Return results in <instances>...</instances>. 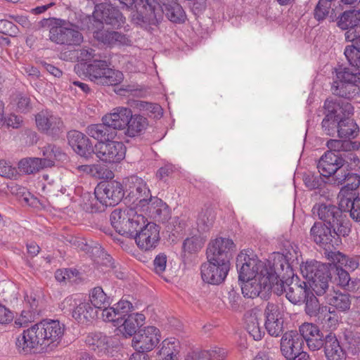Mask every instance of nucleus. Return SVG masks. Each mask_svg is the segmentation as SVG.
Segmentation results:
<instances>
[{"label": "nucleus", "instance_id": "9", "mask_svg": "<svg viewBox=\"0 0 360 360\" xmlns=\"http://www.w3.org/2000/svg\"><path fill=\"white\" fill-rule=\"evenodd\" d=\"M336 79L331 85L333 95L347 100L360 93V72H354L349 67L340 66L335 69Z\"/></svg>", "mask_w": 360, "mask_h": 360}, {"label": "nucleus", "instance_id": "44", "mask_svg": "<svg viewBox=\"0 0 360 360\" xmlns=\"http://www.w3.org/2000/svg\"><path fill=\"white\" fill-rule=\"evenodd\" d=\"M316 320L319 323L328 328L335 327L338 323L337 315L335 311H330V307L327 306L321 308V312Z\"/></svg>", "mask_w": 360, "mask_h": 360}, {"label": "nucleus", "instance_id": "2", "mask_svg": "<svg viewBox=\"0 0 360 360\" xmlns=\"http://www.w3.org/2000/svg\"><path fill=\"white\" fill-rule=\"evenodd\" d=\"M110 220L119 234L134 238L138 247L143 250L154 249L159 243V226L153 222H148L135 208L116 209L111 212Z\"/></svg>", "mask_w": 360, "mask_h": 360}, {"label": "nucleus", "instance_id": "1", "mask_svg": "<svg viewBox=\"0 0 360 360\" xmlns=\"http://www.w3.org/2000/svg\"><path fill=\"white\" fill-rule=\"evenodd\" d=\"M236 267L245 297H264L272 283L278 281V273L271 269V262L259 260L252 251L240 252L236 257Z\"/></svg>", "mask_w": 360, "mask_h": 360}, {"label": "nucleus", "instance_id": "37", "mask_svg": "<svg viewBox=\"0 0 360 360\" xmlns=\"http://www.w3.org/2000/svg\"><path fill=\"white\" fill-rule=\"evenodd\" d=\"M327 259L330 261L333 264L347 271H354L359 266L358 260L353 257H349L347 255L340 252V251H330L327 253Z\"/></svg>", "mask_w": 360, "mask_h": 360}, {"label": "nucleus", "instance_id": "64", "mask_svg": "<svg viewBox=\"0 0 360 360\" xmlns=\"http://www.w3.org/2000/svg\"><path fill=\"white\" fill-rule=\"evenodd\" d=\"M207 351L205 360H225L226 351L221 347H214Z\"/></svg>", "mask_w": 360, "mask_h": 360}, {"label": "nucleus", "instance_id": "21", "mask_svg": "<svg viewBox=\"0 0 360 360\" xmlns=\"http://www.w3.org/2000/svg\"><path fill=\"white\" fill-rule=\"evenodd\" d=\"M67 139L69 146L79 156L89 160L94 155V147L90 139L83 133L77 130H71L68 132Z\"/></svg>", "mask_w": 360, "mask_h": 360}, {"label": "nucleus", "instance_id": "26", "mask_svg": "<svg viewBox=\"0 0 360 360\" xmlns=\"http://www.w3.org/2000/svg\"><path fill=\"white\" fill-rule=\"evenodd\" d=\"M131 115V110L125 107H117L112 110V112L105 115L104 120L109 124L112 131L125 130L127 125V120Z\"/></svg>", "mask_w": 360, "mask_h": 360}, {"label": "nucleus", "instance_id": "20", "mask_svg": "<svg viewBox=\"0 0 360 360\" xmlns=\"http://www.w3.org/2000/svg\"><path fill=\"white\" fill-rule=\"evenodd\" d=\"M230 264L207 260L201 265V277L203 281L212 285H219L226 278Z\"/></svg>", "mask_w": 360, "mask_h": 360}, {"label": "nucleus", "instance_id": "62", "mask_svg": "<svg viewBox=\"0 0 360 360\" xmlns=\"http://www.w3.org/2000/svg\"><path fill=\"white\" fill-rule=\"evenodd\" d=\"M18 169L4 160H0V176L8 179H16Z\"/></svg>", "mask_w": 360, "mask_h": 360}, {"label": "nucleus", "instance_id": "16", "mask_svg": "<svg viewBox=\"0 0 360 360\" xmlns=\"http://www.w3.org/2000/svg\"><path fill=\"white\" fill-rule=\"evenodd\" d=\"M126 147L122 142L112 140L98 142L94 154L101 161L108 163L120 162L125 157Z\"/></svg>", "mask_w": 360, "mask_h": 360}, {"label": "nucleus", "instance_id": "45", "mask_svg": "<svg viewBox=\"0 0 360 360\" xmlns=\"http://www.w3.org/2000/svg\"><path fill=\"white\" fill-rule=\"evenodd\" d=\"M350 68L354 72H360V49H356L353 46H346L344 50Z\"/></svg>", "mask_w": 360, "mask_h": 360}, {"label": "nucleus", "instance_id": "28", "mask_svg": "<svg viewBox=\"0 0 360 360\" xmlns=\"http://www.w3.org/2000/svg\"><path fill=\"white\" fill-rule=\"evenodd\" d=\"M149 216L160 222H165L170 217L169 206L162 200L157 197L150 198L146 204Z\"/></svg>", "mask_w": 360, "mask_h": 360}, {"label": "nucleus", "instance_id": "11", "mask_svg": "<svg viewBox=\"0 0 360 360\" xmlns=\"http://www.w3.org/2000/svg\"><path fill=\"white\" fill-rule=\"evenodd\" d=\"M54 25L49 30L51 41L67 46H79L83 41V36L78 26L62 19H54Z\"/></svg>", "mask_w": 360, "mask_h": 360}, {"label": "nucleus", "instance_id": "34", "mask_svg": "<svg viewBox=\"0 0 360 360\" xmlns=\"http://www.w3.org/2000/svg\"><path fill=\"white\" fill-rule=\"evenodd\" d=\"M162 6L164 11V15L169 20L174 23H183L186 18V13L181 6L172 0H167L162 2Z\"/></svg>", "mask_w": 360, "mask_h": 360}, {"label": "nucleus", "instance_id": "25", "mask_svg": "<svg viewBox=\"0 0 360 360\" xmlns=\"http://www.w3.org/2000/svg\"><path fill=\"white\" fill-rule=\"evenodd\" d=\"M302 338L297 330H289L283 334L280 341V349L285 359L301 353L303 347Z\"/></svg>", "mask_w": 360, "mask_h": 360}, {"label": "nucleus", "instance_id": "39", "mask_svg": "<svg viewBox=\"0 0 360 360\" xmlns=\"http://www.w3.org/2000/svg\"><path fill=\"white\" fill-rule=\"evenodd\" d=\"M42 153L44 158L41 160L46 168L54 166L55 161L63 160L66 156L61 148L54 144H48L44 146L42 148Z\"/></svg>", "mask_w": 360, "mask_h": 360}, {"label": "nucleus", "instance_id": "29", "mask_svg": "<svg viewBox=\"0 0 360 360\" xmlns=\"http://www.w3.org/2000/svg\"><path fill=\"white\" fill-rule=\"evenodd\" d=\"M110 337L103 335L101 333H90L86 338V343L89 347L97 352L98 355H108L110 353Z\"/></svg>", "mask_w": 360, "mask_h": 360}, {"label": "nucleus", "instance_id": "36", "mask_svg": "<svg viewBox=\"0 0 360 360\" xmlns=\"http://www.w3.org/2000/svg\"><path fill=\"white\" fill-rule=\"evenodd\" d=\"M145 316L142 314H130L124 318L122 322L118 326L123 328V335L125 337L134 336L139 328L143 325Z\"/></svg>", "mask_w": 360, "mask_h": 360}, {"label": "nucleus", "instance_id": "47", "mask_svg": "<svg viewBox=\"0 0 360 360\" xmlns=\"http://www.w3.org/2000/svg\"><path fill=\"white\" fill-rule=\"evenodd\" d=\"M159 354L161 356H177L179 352V342L174 338L165 339L162 342Z\"/></svg>", "mask_w": 360, "mask_h": 360}, {"label": "nucleus", "instance_id": "27", "mask_svg": "<svg viewBox=\"0 0 360 360\" xmlns=\"http://www.w3.org/2000/svg\"><path fill=\"white\" fill-rule=\"evenodd\" d=\"M101 121L102 122L99 124L88 125L85 129L86 134L98 142H105L115 139L116 137L115 131L111 129L109 124L105 121L103 116Z\"/></svg>", "mask_w": 360, "mask_h": 360}, {"label": "nucleus", "instance_id": "41", "mask_svg": "<svg viewBox=\"0 0 360 360\" xmlns=\"http://www.w3.org/2000/svg\"><path fill=\"white\" fill-rule=\"evenodd\" d=\"M335 0H319L314 10V17L319 21L324 20L328 16L333 20L335 10L332 8Z\"/></svg>", "mask_w": 360, "mask_h": 360}, {"label": "nucleus", "instance_id": "3", "mask_svg": "<svg viewBox=\"0 0 360 360\" xmlns=\"http://www.w3.org/2000/svg\"><path fill=\"white\" fill-rule=\"evenodd\" d=\"M324 118L321 128L324 134L340 139H353L359 134V127L352 118L354 107L347 102L327 98L323 103Z\"/></svg>", "mask_w": 360, "mask_h": 360}, {"label": "nucleus", "instance_id": "56", "mask_svg": "<svg viewBox=\"0 0 360 360\" xmlns=\"http://www.w3.org/2000/svg\"><path fill=\"white\" fill-rule=\"evenodd\" d=\"M332 274H335L336 277L335 279L338 281V285L342 287L344 289L348 285L349 281L351 279V277L346 269H344L341 267L338 266L337 265H332Z\"/></svg>", "mask_w": 360, "mask_h": 360}, {"label": "nucleus", "instance_id": "55", "mask_svg": "<svg viewBox=\"0 0 360 360\" xmlns=\"http://www.w3.org/2000/svg\"><path fill=\"white\" fill-rule=\"evenodd\" d=\"M347 207L349 208L351 218L356 222H360V197H353L352 199L348 198L347 199Z\"/></svg>", "mask_w": 360, "mask_h": 360}, {"label": "nucleus", "instance_id": "18", "mask_svg": "<svg viewBox=\"0 0 360 360\" xmlns=\"http://www.w3.org/2000/svg\"><path fill=\"white\" fill-rule=\"evenodd\" d=\"M234 248L235 245L232 240L226 238H217L209 244L207 249V260L230 264V259L232 257L231 252Z\"/></svg>", "mask_w": 360, "mask_h": 360}, {"label": "nucleus", "instance_id": "13", "mask_svg": "<svg viewBox=\"0 0 360 360\" xmlns=\"http://www.w3.org/2000/svg\"><path fill=\"white\" fill-rule=\"evenodd\" d=\"M63 309L71 312L72 318L79 324L89 325L98 315V311L86 299L77 295L67 297L62 302Z\"/></svg>", "mask_w": 360, "mask_h": 360}, {"label": "nucleus", "instance_id": "53", "mask_svg": "<svg viewBox=\"0 0 360 360\" xmlns=\"http://www.w3.org/2000/svg\"><path fill=\"white\" fill-rule=\"evenodd\" d=\"M326 146L329 149L328 151H332L338 154H342L341 151L345 150L349 146H352V148H358L356 142L349 143L338 139H330L327 141Z\"/></svg>", "mask_w": 360, "mask_h": 360}, {"label": "nucleus", "instance_id": "40", "mask_svg": "<svg viewBox=\"0 0 360 360\" xmlns=\"http://www.w3.org/2000/svg\"><path fill=\"white\" fill-rule=\"evenodd\" d=\"M326 300L328 304L334 307L340 311H346L349 309L351 300L347 293L334 291L331 294H326Z\"/></svg>", "mask_w": 360, "mask_h": 360}, {"label": "nucleus", "instance_id": "51", "mask_svg": "<svg viewBox=\"0 0 360 360\" xmlns=\"http://www.w3.org/2000/svg\"><path fill=\"white\" fill-rule=\"evenodd\" d=\"M299 335L302 338L303 343L307 340L314 338L315 335L321 333L319 327L314 323H304L299 327Z\"/></svg>", "mask_w": 360, "mask_h": 360}, {"label": "nucleus", "instance_id": "12", "mask_svg": "<svg viewBox=\"0 0 360 360\" xmlns=\"http://www.w3.org/2000/svg\"><path fill=\"white\" fill-rule=\"evenodd\" d=\"M309 236L311 240L325 250L327 257L328 252L335 251L342 244L341 237L343 235L326 224L316 221L310 229Z\"/></svg>", "mask_w": 360, "mask_h": 360}, {"label": "nucleus", "instance_id": "31", "mask_svg": "<svg viewBox=\"0 0 360 360\" xmlns=\"http://www.w3.org/2000/svg\"><path fill=\"white\" fill-rule=\"evenodd\" d=\"M94 39L110 46L126 44L129 41L126 35L116 32L98 30L93 32Z\"/></svg>", "mask_w": 360, "mask_h": 360}, {"label": "nucleus", "instance_id": "63", "mask_svg": "<svg viewBox=\"0 0 360 360\" xmlns=\"http://www.w3.org/2000/svg\"><path fill=\"white\" fill-rule=\"evenodd\" d=\"M0 32L6 35L14 37L18 34V29L11 21L2 19L0 20Z\"/></svg>", "mask_w": 360, "mask_h": 360}, {"label": "nucleus", "instance_id": "19", "mask_svg": "<svg viewBox=\"0 0 360 360\" xmlns=\"http://www.w3.org/2000/svg\"><path fill=\"white\" fill-rule=\"evenodd\" d=\"M300 259H302V255L298 247L290 245L288 248L285 249L284 253L279 257L277 261H275L272 265L271 264V269L277 271L278 276L281 271L285 273L286 276L290 277L293 275V269L297 266H300L302 264Z\"/></svg>", "mask_w": 360, "mask_h": 360}, {"label": "nucleus", "instance_id": "35", "mask_svg": "<svg viewBox=\"0 0 360 360\" xmlns=\"http://www.w3.org/2000/svg\"><path fill=\"white\" fill-rule=\"evenodd\" d=\"M245 329L255 340H260L265 332L260 326L259 319L256 312L247 311L244 316Z\"/></svg>", "mask_w": 360, "mask_h": 360}, {"label": "nucleus", "instance_id": "60", "mask_svg": "<svg viewBox=\"0 0 360 360\" xmlns=\"http://www.w3.org/2000/svg\"><path fill=\"white\" fill-rule=\"evenodd\" d=\"M202 248V241L197 237L187 238L183 243V250L188 253L196 252Z\"/></svg>", "mask_w": 360, "mask_h": 360}, {"label": "nucleus", "instance_id": "23", "mask_svg": "<svg viewBox=\"0 0 360 360\" xmlns=\"http://www.w3.org/2000/svg\"><path fill=\"white\" fill-rule=\"evenodd\" d=\"M128 197L133 203L136 202L143 207L153 198L146 183L136 176H132L128 179Z\"/></svg>", "mask_w": 360, "mask_h": 360}, {"label": "nucleus", "instance_id": "48", "mask_svg": "<svg viewBox=\"0 0 360 360\" xmlns=\"http://www.w3.org/2000/svg\"><path fill=\"white\" fill-rule=\"evenodd\" d=\"M215 216L212 210L206 209L202 210L198 215L197 219L198 227L202 231H206L212 226Z\"/></svg>", "mask_w": 360, "mask_h": 360}, {"label": "nucleus", "instance_id": "22", "mask_svg": "<svg viewBox=\"0 0 360 360\" xmlns=\"http://www.w3.org/2000/svg\"><path fill=\"white\" fill-rule=\"evenodd\" d=\"M94 17L102 23L119 28L124 23L125 18L122 13L112 4H101L95 6Z\"/></svg>", "mask_w": 360, "mask_h": 360}, {"label": "nucleus", "instance_id": "10", "mask_svg": "<svg viewBox=\"0 0 360 360\" xmlns=\"http://www.w3.org/2000/svg\"><path fill=\"white\" fill-rule=\"evenodd\" d=\"M86 75L89 79L100 85L116 86L124 79L121 71L110 68L105 60L94 59L86 65Z\"/></svg>", "mask_w": 360, "mask_h": 360}, {"label": "nucleus", "instance_id": "46", "mask_svg": "<svg viewBox=\"0 0 360 360\" xmlns=\"http://www.w3.org/2000/svg\"><path fill=\"white\" fill-rule=\"evenodd\" d=\"M304 302L305 303L304 310L306 314L311 317H315L316 319L321 312V308L324 307L319 304L318 299L311 292L307 296Z\"/></svg>", "mask_w": 360, "mask_h": 360}, {"label": "nucleus", "instance_id": "7", "mask_svg": "<svg viewBox=\"0 0 360 360\" xmlns=\"http://www.w3.org/2000/svg\"><path fill=\"white\" fill-rule=\"evenodd\" d=\"M314 216L321 221L334 228V230L348 236L351 232V222L345 211L330 202H317L311 210Z\"/></svg>", "mask_w": 360, "mask_h": 360}, {"label": "nucleus", "instance_id": "8", "mask_svg": "<svg viewBox=\"0 0 360 360\" xmlns=\"http://www.w3.org/2000/svg\"><path fill=\"white\" fill-rule=\"evenodd\" d=\"M162 3L158 0H134L136 13L134 14L132 20L146 30L158 27L164 18Z\"/></svg>", "mask_w": 360, "mask_h": 360}, {"label": "nucleus", "instance_id": "42", "mask_svg": "<svg viewBox=\"0 0 360 360\" xmlns=\"http://www.w3.org/2000/svg\"><path fill=\"white\" fill-rule=\"evenodd\" d=\"M96 310L103 309L110 305V298L104 292L101 287H95L89 294V299H86Z\"/></svg>", "mask_w": 360, "mask_h": 360}, {"label": "nucleus", "instance_id": "30", "mask_svg": "<svg viewBox=\"0 0 360 360\" xmlns=\"http://www.w3.org/2000/svg\"><path fill=\"white\" fill-rule=\"evenodd\" d=\"M324 352L327 360H346V353L334 333L326 335Z\"/></svg>", "mask_w": 360, "mask_h": 360}, {"label": "nucleus", "instance_id": "6", "mask_svg": "<svg viewBox=\"0 0 360 360\" xmlns=\"http://www.w3.org/2000/svg\"><path fill=\"white\" fill-rule=\"evenodd\" d=\"M331 267L332 264L328 265L314 259L305 262L302 261L300 272L318 296L324 295L328 290V281L332 278Z\"/></svg>", "mask_w": 360, "mask_h": 360}, {"label": "nucleus", "instance_id": "5", "mask_svg": "<svg viewBox=\"0 0 360 360\" xmlns=\"http://www.w3.org/2000/svg\"><path fill=\"white\" fill-rule=\"evenodd\" d=\"M94 195H83V209L91 213L102 212L108 207L118 205L124 195V190L119 181H103L96 186Z\"/></svg>", "mask_w": 360, "mask_h": 360}, {"label": "nucleus", "instance_id": "33", "mask_svg": "<svg viewBox=\"0 0 360 360\" xmlns=\"http://www.w3.org/2000/svg\"><path fill=\"white\" fill-rule=\"evenodd\" d=\"M334 184L337 185L344 184L342 188V191L344 193L349 191H353L360 185V176L356 173L343 169L340 174L338 173Z\"/></svg>", "mask_w": 360, "mask_h": 360}, {"label": "nucleus", "instance_id": "38", "mask_svg": "<svg viewBox=\"0 0 360 360\" xmlns=\"http://www.w3.org/2000/svg\"><path fill=\"white\" fill-rule=\"evenodd\" d=\"M337 25L345 32H349L352 28L360 26V11L354 9L344 11L338 18Z\"/></svg>", "mask_w": 360, "mask_h": 360}, {"label": "nucleus", "instance_id": "14", "mask_svg": "<svg viewBox=\"0 0 360 360\" xmlns=\"http://www.w3.org/2000/svg\"><path fill=\"white\" fill-rule=\"evenodd\" d=\"M35 122L39 131L53 139H58L65 130L62 118L51 110L39 112L35 115Z\"/></svg>", "mask_w": 360, "mask_h": 360}, {"label": "nucleus", "instance_id": "4", "mask_svg": "<svg viewBox=\"0 0 360 360\" xmlns=\"http://www.w3.org/2000/svg\"><path fill=\"white\" fill-rule=\"evenodd\" d=\"M65 326L58 320H43L34 324L16 338L15 345L19 353L27 354L36 349L52 350L60 342Z\"/></svg>", "mask_w": 360, "mask_h": 360}, {"label": "nucleus", "instance_id": "54", "mask_svg": "<svg viewBox=\"0 0 360 360\" xmlns=\"http://www.w3.org/2000/svg\"><path fill=\"white\" fill-rule=\"evenodd\" d=\"M117 318L121 323L126 316L127 317L129 314V313L133 310L132 304L124 300H121L113 307Z\"/></svg>", "mask_w": 360, "mask_h": 360}, {"label": "nucleus", "instance_id": "52", "mask_svg": "<svg viewBox=\"0 0 360 360\" xmlns=\"http://www.w3.org/2000/svg\"><path fill=\"white\" fill-rule=\"evenodd\" d=\"M322 175H316L308 173L303 176V181L305 186L309 190L320 189L325 185V181L321 177Z\"/></svg>", "mask_w": 360, "mask_h": 360}, {"label": "nucleus", "instance_id": "59", "mask_svg": "<svg viewBox=\"0 0 360 360\" xmlns=\"http://www.w3.org/2000/svg\"><path fill=\"white\" fill-rule=\"evenodd\" d=\"M344 36L345 41L351 43L348 46L360 49V26L352 28L349 32H345Z\"/></svg>", "mask_w": 360, "mask_h": 360}, {"label": "nucleus", "instance_id": "61", "mask_svg": "<svg viewBox=\"0 0 360 360\" xmlns=\"http://www.w3.org/2000/svg\"><path fill=\"white\" fill-rule=\"evenodd\" d=\"M305 342L311 352L318 351L323 347H325L326 336H323V334L320 333L315 335L314 338L307 340Z\"/></svg>", "mask_w": 360, "mask_h": 360}, {"label": "nucleus", "instance_id": "58", "mask_svg": "<svg viewBox=\"0 0 360 360\" xmlns=\"http://www.w3.org/2000/svg\"><path fill=\"white\" fill-rule=\"evenodd\" d=\"M265 328L271 336L278 337L283 332V320L265 321Z\"/></svg>", "mask_w": 360, "mask_h": 360}, {"label": "nucleus", "instance_id": "57", "mask_svg": "<svg viewBox=\"0 0 360 360\" xmlns=\"http://www.w3.org/2000/svg\"><path fill=\"white\" fill-rule=\"evenodd\" d=\"M265 321L283 319L280 307L278 304L268 302L264 309Z\"/></svg>", "mask_w": 360, "mask_h": 360}, {"label": "nucleus", "instance_id": "43", "mask_svg": "<svg viewBox=\"0 0 360 360\" xmlns=\"http://www.w3.org/2000/svg\"><path fill=\"white\" fill-rule=\"evenodd\" d=\"M19 169L27 174H34L46 168L42 162L41 158H30L27 159H22L18 164Z\"/></svg>", "mask_w": 360, "mask_h": 360}, {"label": "nucleus", "instance_id": "49", "mask_svg": "<svg viewBox=\"0 0 360 360\" xmlns=\"http://www.w3.org/2000/svg\"><path fill=\"white\" fill-rule=\"evenodd\" d=\"M227 300L229 308L232 311H238L243 309L242 297L238 292V290L235 289L233 286L228 289Z\"/></svg>", "mask_w": 360, "mask_h": 360}, {"label": "nucleus", "instance_id": "17", "mask_svg": "<svg viewBox=\"0 0 360 360\" xmlns=\"http://www.w3.org/2000/svg\"><path fill=\"white\" fill-rule=\"evenodd\" d=\"M345 162L347 161L342 157V154L326 151L319 159L317 168L321 175L324 177L333 176L335 181L338 173L340 174L343 170Z\"/></svg>", "mask_w": 360, "mask_h": 360}, {"label": "nucleus", "instance_id": "15", "mask_svg": "<svg viewBox=\"0 0 360 360\" xmlns=\"http://www.w3.org/2000/svg\"><path fill=\"white\" fill-rule=\"evenodd\" d=\"M161 333L155 326H147L140 329L133 337L132 347L138 352L137 354H146L153 350L160 342Z\"/></svg>", "mask_w": 360, "mask_h": 360}, {"label": "nucleus", "instance_id": "24", "mask_svg": "<svg viewBox=\"0 0 360 360\" xmlns=\"http://www.w3.org/2000/svg\"><path fill=\"white\" fill-rule=\"evenodd\" d=\"M281 288V292H285L286 298L292 304L304 302L311 292L307 283L300 281L297 277H292L290 283H282Z\"/></svg>", "mask_w": 360, "mask_h": 360}, {"label": "nucleus", "instance_id": "50", "mask_svg": "<svg viewBox=\"0 0 360 360\" xmlns=\"http://www.w3.org/2000/svg\"><path fill=\"white\" fill-rule=\"evenodd\" d=\"M345 345L348 353L356 355L360 352V337L358 334L349 332L345 335Z\"/></svg>", "mask_w": 360, "mask_h": 360}, {"label": "nucleus", "instance_id": "32", "mask_svg": "<svg viewBox=\"0 0 360 360\" xmlns=\"http://www.w3.org/2000/svg\"><path fill=\"white\" fill-rule=\"evenodd\" d=\"M129 118L124 134L129 137H134L143 134L148 126L147 118L139 114L133 115L132 113Z\"/></svg>", "mask_w": 360, "mask_h": 360}]
</instances>
